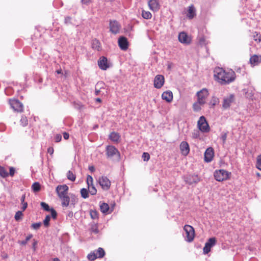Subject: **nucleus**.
Masks as SVG:
<instances>
[{
	"label": "nucleus",
	"instance_id": "28",
	"mask_svg": "<svg viewBox=\"0 0 261 261\" xmlns=\"http://www.w3.org/2000/svg\"><path fill=\"white\" fill-rule=\"evenodd\" d=\"M90 232L94 234H97L99 232L98 225L94 222L90 224Z\"/></svg>",
	"mask_w": 261,
	"mask_h": 261
},
{
	"label": "nucleus",
	"instance_id": "41",
	"mask_svg": "<svg viewBox=\"0 0 261 261\" xmlns=\"http://www.w3.org/2000/svg\"><path fill=\"white\" fill-rule=\"evenodd\" d=\"M50 217L49 215H47L43 221V224L46 227H48L49 225V221Z\"/></svg>",
	"mask_w": 261,
	"mask_h": 261
},
{
	"label": "nucleus",
	"instance_id": "15",
	"mask_svg": "<svg viewBox=\"0 0 261 261\" xmlns=\"http://www.w3.org/2000/svg\"><path fill=\"white\" fill-rule=\"evenodd\" d=\"M165 82L164 76L161 74L156 75L154 79V87L160 89L164 85Z\"/></svg>",
	"mask_w": 261,
	"mask_h": 261
},
{
	"label": "nucleus",
	"instance_id": "32",
	"mask_svg": "<svg viewBox=\"0 0 261 261\" xmlns=\"http://www.w3.org/2000/svg\"><path fill=\"white\" fill-rule=\"evenodd\" d=\"M67 177L68 179L74 181L75 180L76 176L71 171L69 170L67 173Z\"/></svg>",
	"mask_w": 261,
	"mask_h": 261
},
{
	"label": "nucleus",
	"instance_id": "48",
	"mask_svg": "<svg viewBox=\"0 0 261 261\" xmlns=\"http://www.w3.org/2000/svg\"><path fill=\"white\" fill-rule=\"evenodd\" d=\"M142 157L144 161H148L150 159V155L147 152H144Z\"/></svg>",
	"mask_w": 261,
	"mask_h": 261
},
{
	"label": "nucleus",
	"instance_id": "35",
	"mask_svg": "<svg viewBox=\"0 0 261 261\" xmlns=\"http://www.w3.org/2000/svg\"><path fill=\"white\" fill-rule=\"evenodd\" d=\"M90 215L92 219H97L98 218V213L95 210H91L90 211Z\"/></svg>",
	"mask_w": 261,
	"mask_h": 261
},
{
	"label": "nucleus",
	"instance_id": "55",
	"mask_svg": "<svg viewBox=\"0 0 261 261\" xmlns=\"http://www.w3.org/2000/svg\"><path fill=\"white\" fill-rule=\"evenodd\" d=\"M199 137V132L197 130L194 131L192 133V137L193 138L196 139Z\"/></svg>",
	"mask_w": 261,
	"mask_h": 261
},
{
	"label": "nucleus",
	"instance_id": "19",
	"mask_svg": "<svg viewBox=\"0 0 261 261\" xmlns=\"http://www.w3.org/2000/svg\"><path fill=\"white\" fill-rule=\"evenodd\" d=\"M179 148L182 155L186 156L189 154L190 152V147L188 142L186 141H182L180 144Z\"/></svg>",
	"mask_w": 261,
	"mask_h": 261
},
{
	"label": "nucleus",
	"instance_id": "23",
	"mask_svg": "<svg viewBox=\"0 0 261 261\" xmlns=\"http://www.w3.org/2000/svg\"><path fill=\"white\" fill-rule=\"evenodd\" d=\"M109 138L114 143H118L121 138V136L118 133L113 132L109 136Z\"/></svg>",
	"mask_w": 261,
	"mask_h": 261
},
{
	"label": "nucleus",
	"instance_id": "5",
	"mask_svg": "<svg viewBox=\"0 0 261 261\" xmlns=\"http://www.w3.org/2000/svg\"><path fill=\"white\" fill-rule=\"evenodd\" d=\"M197 125L199 130L203 133H208L210 130L209 125L205 118L203 116L200 117L197 122Z\"/></svg>",
	"mask_w": 261,
	"mask_h": 261
},
{
	"label": "nucleus",
	"instance_id": "58",
	"mask_svg": "<svg viewBox=\"0 0 261 261\" xmlns=\"http://www.w3.org/2000/svg\"><path fill=\"white\" fill-rule=\"evenodd\" d=\"M81 3L82 4L88 5L90 3H91V0H81Z\"/></svg>",
	"mask_w": 261,
	"mask_h": 261
},
{
	"label": "nucleus",
	"instance_id": "9",
	"mask_svg": "<svg viewBox=\"0 0 261 261\" xmlns=\"http://www.w3.org/2000/svg\"><path fill=\"white\" fill-rule=\"evenodd\" d=\"M198 97V102L200 105H203L205 103V99L208 95V92L206 89L203 88L197 92Z\"/></svg>",
	"mask_w": 261,
	"mask_h": 261
},
{
	"label": "nucleus",
	"instance_id": "26",
	"mask_svg": "<svg viewBox=\"0 0 261 261\" xmlns=\"http://www.w3.org/2000/svg\"><path fill=\"white\" fill-rule=\"evenodd\" d=\"M62 201V206L64 207H67L69 205L70 198L67 195H64L63 196L59 197Z\"/></svg>",
	"mask_w": 261,
	"mask_h": 261
},
{
	"label": "nucleus",
	"instance_id": "56",
	"mask_svg": "<svg viewBox=\"0 0 261 261\" xmlns=\"http://www.w3.org/2000/svg\"><path fill=\"white\" fill-rule=\"evenodd\" d=\"M62 139V136L60 134H57L55 137L56 142H59Z\"/></svg>",
	"mask_w": 261,
	"mask_h": 261
},
{
	"label": "nucleus",
	"instance_id": "63",
	"mask_svg": "<svg viewBox=\"0 0 261 261\" xmlns=\"http://www.w3.org/2000/svg\"><path fill=\"white\" fill-rule=\"evenodd\" d=\"M99 93H100V90L96 89L95 91V94L96 95H98Z\"/></svg>",
	"mask_w": 261,
	"mask_h": 261
},
{
	"label": "nucleus",
	"instance_id": "42",
	"mask_svg": "<svg viewBox=\"0 0 261 261\" xmlns=\"http://www.w3.org/2000/svg\"><path fill=\"white\" fill-rule=\"evenodd\" d=\"M23 215V214H22V212L21 211H17L15 215V219L16 220V221H19L21 218V217Z\"/></svg>",
	"mask_w": 261,
	"mask_h": 261
},
{
	"label": "nucleus",
	"instance_id": "53",
	"mask_svg": "<svg viewBox=\"0 0 261 261\" xmlns=\"http://www.w3.org/2000/svg\"><path fill=\"white\" fill-rule=\"evenodd\" d=\"M71 18L69 16H66L65 17L64 23L66 24H69L71 23Z\"/></svg>",
	"mask_w": 261,
	"mask_h": 261
},
{
	"label": "nucleus",
	"instance_id": "14",
	"mask_svg": "<svg viewBox=\"0 0 261 261\" xmlns=\"http://www.w3.org/2000/svg\"><path fill=\"white\" fill-rule=\"evenodd\" d=\"M69 190L66 185H59L57 187L56 191L59 197L67 195Z\"/></svg>",
	"mask_w": 261,
	"mask_h": 261
},
{
	"label": "nucleus",
	"instance_id": "64",
	"mask_svg": "<svg viewBox=\"0 0 261 261\" xmlns=\"http://www.w3.org/2000/svg\"><path fill=\"white\" fill-rule=\"evenodd\" d=\"M172 65V64L171 63H169L168 64V69L170 70L171 68Z\"/></svg>",
	"mask_w": 261,
	"mask_h": 261
},
{
	"label": "nucleus",
	"instance_id": "43",
	"mask_svg": "<svg viewBox=\"0 0 261 261\" xmlns=\"http://www.w3.org/2000/svg\"><path fill=\"white\" fill-rule=\"evenodd\" d=\"M70 198H71V203H70V207L72 206L73 207H74V205H75V203H76L77 202V199L75 197L74 195L71 196L70 197Z\"/></svg>",
	"mask_w": 261,
	"mask_h": 261
},
{
	"label": "nucleus",
	"instance_id": "24",
	"mask_svg": "<svg viewBox=\"0 0 261 261\" xmlns=\"http://www.w3.org/2000/svg\"><path fill=\"white\" fill-rule=\"evenodd\" d=\"M261 62V56L254 55L250 58V63L252 66L257 65Z\"/></svg>",
	"mask_w": 261,
	"mask_h": 261
},
{
	"label": "nucleus",
	"instance_id": "11",
	"mask_svg": "<svg viewBox=\"0 0 261 261\" xmlns=\"http://www.w3.org/2000/svg\"><path fill=\"white\" fill-rule=\"evenodd\" d=\"M216 243V239L215 238H211L205 243V246L203 247V251L204 254H207L210 252L211 248L215 245Z\"/></svg>",
	"mask_w": 261,
	"mask_h": 261
},
{
	"label": "nucleus",
	"instance_id": "1",
	"mask_svg": "<svg viewBox=\"0 0 261 261\" xmlns=\"http://www.w3.org/2000/svg\"><path fill=\"white\" fill-rule=\"evenodd\" d=\"M214 76L216 80L222 85L229 84L235 80L236 73L231 69L228 71L222 68H216L214 70Z\"/></svg>",
	"mask_w": 261,
	"mask_h": 261
},
{
	"label": "nucleus",
	"instance_id": "13",
	"mask_svg": "<svg viewBox=\"0 0 261 261\" xmlns=\"http://www.w3.org/2000/svg\"><path fill=\"white\" fill-rule=\"evenodd\" d=\"M97 63L99 68L103 70H106L110 67L107 58L104 56H102L99 59Z\"/></svg>",
	"mask_w": 261,
	"mask_h": 261
},
{
	"label": "nucleus",
	"instance_id": "7",
	"mask_svg": "<svg viewBox=\"0 0 261 261\" xmlns=\"http://www.w3.org/2000/svg\"><path fill=\"white\" fill-rule=\"evenodd\" d=\"M184 230L186 232L185 240L188 242H192L195 236V230L194 228L189 225H186L184 227Z\"/></svg>",
	"mask_w": 261,
	"mask_h": 261
},
{
	"label": "nucleus",
	"instance_id": "50",
	"mask_svg": "<svg viewBox=\"0 0 261 261\" xmlns=\"http://www.w3.org/2000/svg\"><path fill=\"white\" fill-rule=\"evenodd\" d=\"M41 225V222L33 223L31 225V227L34 229H38Z\"/></svg>",
	"mask_w": 261,
	"mask_h": 261
},
{
	"label": "nucleus",
	"instance_id": "60",
	"mask_svg": "<svg viewBox=\"0 0 261 261\" xmlns=\"http://www.w3.org/2000/svg\"><path fill=\"white\" fill-rule=\"evenodd\" d=\"M47 152L50 155H52L54 153V148L53 147H49L47 149Z\"/></svg>",
	"mask_w": 261,
	"mask_h": 261
},
{
	"label": "nucleus",
	"instance_id": "8",
	"mask_svg": "<svg viewBox=\"0 0 261 261\" xmlns=\"http://www.w3.org/2000/svg\"><path fill=\"white\" fill-rule=\"evenodd\" d=\"M235 97L233 94H230L223 98L222 108L224 110L230 108L231 104L234 101Z\"/></svg>",
	"mask_w": 261,
	"mask_h": 261
},
{
	"label": "nucleus",
	"instance_id": "17",
	"mask_svg": "<svg viewBox=\"0 0 261 261\" xmlns=\"http://www.w3.org/2000/svg\"><path fill=\"white\" fill-rule=\"evenodd\" d=\"M214 156V151L212 147L207 148L204 152V161L206 163L211 162Z\"/></svg>",
	"mask_w": 261,
	"mask_h": 261
},
{
	"label": "nucleus",
	"instance_id": "29",
	"mask_svg": "<svg viewBox=\"0 0 261 261\" xmlns=\"http://www.w3.org/2000/svg\"><path fill=\"white\" fill-rule=\"evenodd\" d=\"M100 209L102 213H107L109 210V205L106 203H102L100 205Z\"/></svg>",
	"mask_w": 261,
	"mask_h": 261
},
{
	"label": "nucleus",
	"instance_id": "45",
	"mask_svg": "<svg viewBox=\"0 0 261 261\" xmlns=\"http://www.w3.org/2000/svg\"><path fill=\"white\" fill-rule=\"evenodd\" d=\"M87 184L88 185V188L90 186V185H93V178L91 175H88L87 177Z\"/></svg>",
	"mask_w": 261,
	"mask_h": 261
},
{
	"label": "nucleus",
	"instance_id": "37",
	"mask_svg": "<svg viewBox=\"0 0 261 261\" xmlns=\"http://www.w3.org/2000/svg\"><path fill=\"white\" fill-rule=\"evenodd\" d=\"M88 192L92 195H95L96 194L97 190L93 185H90L89 188H88Z\"/></svg>",
	"mask_w": 261,
	"mask_h": 261
},
{
	"label": "nucleus",
	"instance_id": "18",
	"mask_svg": "<svg viewBox=\"0 0 261 261\" xmlns=\"http://www.w3.org/2000/svg\"><path fill=\"white\" fill-rule=\"evenodd\" d=\"M118 43L121 50H126L128 48V42L126 37L121 36L118 39Z\"/></svg>",
	"mask_w": 261,
	"mask_h": 261
},
{
	"label": "nucleus",
	"instance_id": "21",
	"mask_svg": "<svg viewBox=\"0 0 261 261\" xmlns=\"http://www.w3.org/2000/svg\"><path fill=\"white\" fill-rule=\"evenodd\" d=\"M178 40L182 43L189 44L190 43V39L189 38L187 33L184 32L179 34Z\"/></svg>",
	"mask_w": 261,
	"mask_h": 261
},
{
	"label": "nucleus",
	"instance_id": "51",
	"mask_svg": "<svg viewBox=\"0 0 261 261\" xmlns=\"http://www.w3.org/2000/svg\"><path fill=\"white\" fill-rule=\"evenodd\" d=\"M227 137V133H223L221 136V139L222 140L223 143L225 144Z\"/></svg>",
	"mask_w": 261,
	"mask_h": 261
},
{
	"label": "nucleus",
	"instance_id": "6",
	"mask_svg": "<svg viewBox=\"0 0 261 261\" xmlns=\"http://www.w3.org/2000/svg\"><path fill=\"white\" fill-rule=\"evenodd\" d=\"M9 103L10 107L15 111L17 112H22L23 111V104L18 99H10Z\"/></svg>",
	"mask_w": 261,
	"mask_h": 261
},
{
	"label": "nucleus",
	"instance_id": "52",
	"mask_svg": "<svg viewBox=\"0 0 261 261\" xmlns=\"http://www.w3.org/2000/svg\"><path fill=\"white\" fill-rule=\"evenodd\" d=\"M50 212H51V215L52 218L54 219H56L57 217V213L56 212V211L53 208H51Z\"/></svg>",
	"mask_w": 261,
	"mask_h": 261
},
{
	"label": "nucleus",
	"instance_id": "4",
	"mask_svg": "<svg viewBox=\"0 0 261 261\" xmlns=\"http://www.w3.org/2000/svg\"><path fill=\"white\" fill-rule=\"evenodd\" d=\"M230 173L227 171L221 169L219 170H216L214 172V177L216 180L218 181H222L224 180H226L229 178Z\"/></svg>",
	"mask_w": 261,
	"mask_h": 261
},
{
	"label": "nucleus",
	"instance_id": "27",
	"mask_svg": "<svg viewBox=\"0 0 261 261\" xmlns=\"http://www.w3.org/2000/svg\"><path fill=\"white\" fill-rule=\"evenodd\" d=\"M91 47L93 49L99 51L100 49V43L98 40L94 39L92 41Z\"/></svg>",
	"mask_w": 261,
	"mask_h": 261
},
{
	"label": "nucleus",
	"instance_id": "59",
	"mask_svg": "<svg viewBox=\"0 0 261 261\" xmlns=\"http://www.w3.org/2000/svg\"><path fill=\"white\" fill-rule=\"evenodd\" d=\"M63 138L65 139V140H67L69 138V135L68 133H66V132H64L63 133Z\"/></svg>",
	"mask_w": 261,
	"mask_h": 261
},
{
	"label": "nucleus",
	"instance_id": "10",
	"mask_svg": "<svg viewBox=\"0 0 261 261\" xmlns=\"http://www.w3.org/2000/svg\"><path fill=\"white\" fill-rule=\"evenodd\" d=\"M110 31L113 34H117L119 33L121 25L116 20H110L109 23Z\"/></svg>",
	"mask_w": 261,
	"mask_h": 261
},
{
	"label": "nucleus",
	"instance_id": "33",
	"mask_svg": "<svg viewBox=\"0 0 261 261\" xmlns=\"http://www.w3.org/2000/svg\"><path fill=\"white\" fill-rule=\"evenodd\" d=\"M25 199V195L23 194L21 196V199H20L21 204H22V206L21 207V209H22V210L23 211L25 210V209L27 208V207L28 206V203L27 202L24 201Z\"/></svg>",
	"mask_w": 261,
	"mask_h": 261
},
{
	"label": "nucleus",
	"instance_id": "49",
	"mask_svg": "<svg viewBox=\"0 0 261 261\" xmlns=\"http://www.w3.org/2000/svg\"><path fill=\"white\" fill-rule=\"evenodd\" d=\"M200 104H199L198 102L193 104V109L195 111H199L201 110V107H200Z\"/></svg>",
	"mask_w": 261,
	"mask_h": 261
},
{
	"label": "nucleus",
	"instance_id": "31",
	"mask_svg": "<svg viewBox=\"0 0 261 261\" xmlns=\"http://www.w3.org/2000/svg\"><path fill=\"white\" fill-rule=\"evenodd\" d=\"M142 16L144 19H149L151 18L152 14L149 11H146L145 10H142Z\"/></svg>",
	"mask_w": 261,
	"mask_h": 261
},
{
	"label": "nucleus",
	"instance_id": "16",
	"mask_svg": "<svg viewBox=\"0 0 261 261\" xmlns=\"http://www.w3.org/2000/svg\"><path fill=\"white\" fill-rule=\"evenodd\" d=\"M185 181L191 185L193 184H197L200 181V178L198 175L195 174L188 175L185 177Z\"/></svg>",
	"mask_w": 261,
	"mask_h": 261
},
{
	"label": "nucleus",
	"instance_id": "40",
	"mask_svg": "<svg viewBox=\"0 0 261 261\" xmlns=\"http://www.w3.org/2000/svg\"><path fill=\"white\" fill-rule=\"evenodd\" d=\"M40 205L42 208L47 212H49L51 210V208H49L48 204L46 203L45 202H41Z\"/></svg>",
	"mask_w": 261,
	"mask_h": 261
},
{
	"label": "nucleus",
	"instance_id": "2",
	"mask_svg": "<svg viewBox=\"0 0 261 261\" xmlns=\"http://www.w3.org/2000/svg\"><path fill=\"white\" fill-rule=\"evenodd\" d=\"M106 154L108 159L113 160L116 157V160L120 159V153L119 150L113 145H108L106 148Z\"/></svg>",
	"mask_w": 261,
	"mask_h": 261
},
{
	"label": "nucleus",
	"instance_id": "12",
	"mask_svg": "<svg viewBox=\"0 0 261 261\" xmlns=\"http://www.w3.org/2000/svg\"><path fill=\"white\" fill-rule=\"evenodd\" d=\"M98 182L102 189L108 190L111 186V181L106 176H102L99 178Z\"/></svg>",
	"mask_w": 261,
	"mask_h": 261
},
{
	"label": "nucleus",
	"instance_id": "30",
	"mask_svg": "<svg viewBox=\"0 0 261 261\" xmlns=\"http://www.w3.org/2000/svg\"><path fill=\"white\" fill-rule=\"evenodd\" d=\"M41 189L40 184L38 182H34L32 186V190L34 192H38Z\"/></svg>",
	"mask_w": 261,
	"mask_h": 261
},
{
	"label": "nucleus",
	"instance_id": "61",
	"mask_svg": "<svg viewBox=\"0 0 261 261\" xmlns=\"http://www.w3.org/2000/svg\"><path fill=\"white\" fill-rule=\"evenodd\" d=\"M89 170L92 172H93L95 171V168L94 166H91L89 167Z\"/></svg>",
	"mask_w": 261,
	"mask_h": 261
},
{
	"label": "nucleus",
	"instance_id": "54",
	"mask_svg": "<svg viewBox=\"0 0 261 261\" xmlns=\"http://www.w3.org/2000/svg\"><path fill=\"white\" fill-rule=\"evenodd\" d=\"M15 172V169L14 167H10L9 169V175H10L11 176H13Z\"/></svg>",
	"mask_w": 261,
	"mask_h": 261
},
{
	"label": "nucleus",
	"instance_id": "3",
	"mask_svg": "<svg viewBox=\"0 0 261 261\" xmlns=\"http://www.w3.org/2000/svg\"><path fill=\"white\" fill-rule=\"evenodd\" d=\"M105 255V251L102 248L99 247L97 250L91 252L87 255V258L90 261L95 260L97 258H102Z\"/></svg>",
	"mask_w": 261,
	"mask_h": 261
},
{
	"label": "nucleus",
	"instance_id": "20",
	"mask_svg": "<svg viewBox=\"0 0 261 261\" xmlns=\"http://www.w3.org/2000/svg\"><path fill=\"white\" fill-rule=\"evenodd\" d=\"M148 6L150 10L156 12L160 9V4L158 0H149Z\"/></svg>",
	"mask_w": 261,
	"mask_h": 261
},
{
	"label": "nucleus",
	"instance_id": "44",
	"mask_svg": "<svg viewBox=\"0 0 261 261\" xmlns=\"http://www.w3.org/2000/svg\"><path fill=\"white\" fill-rule=\"evenodd\" d=\"M219 103V99L217 97L213 96L210 101V104L214 106Z\"/></svg>",
	"mask_w": 261,
	"mask_h": 261
},
{
	"label": "nucleus",
	"instance_id": "47",
	"mask_svg": "<svg viewBox=\"0 0 261 261\" xmlns=\"http://www.w3.org/2000/svg\"><path fill=\"white\" fill-rule=\"evenodd\" d=\"M256 166L259 170H261V155L257 157Z\"/></svg>",
	"mask_w": 261,
	"mask_h": 261
},
{
	"label": "nucleus",
	"instance_id": "22",
	"mask_svg": "<svg viewBox=\"0 0 261 261\" xmlns=\"http://www.w3.org/2000/svg\"><path fill=\"white\" fill-rule=\"evenodd\" d=\"M162 98L168 102H171L173 100L172 92L171 91L164 92L162 94Z\"/></svg>",
	"mask_w": 261,
	"mask_h": 261
},
{
	"label": "nucleus",
	"instance_id": "36",
	"mask_svg": "<svg viewBox=\"0 0 261 261\" xmlns=\"http://www.w3.org/2000/svg\"><path fill=\"white\" fill-rule=\"evenodd\" d=\"M81 194L82 197L83 198L86 199V198H88L89 197L88 190L85 188H82L81 190Z\"/></svg>",
	"mask_w": 261,
	"mask_h": 261
},
{
	"label": "nucleus",
	"instance_id": "62",
	"mask_svg": "<svg viewBox=\"0 0 261 261\" xmlns=\"http://www.w3.org/2000/svg\"><path fill=\"white\" fill-rule=\"evenodd\" d=\"M67 215L69 217L72 218L73 217V212L71 211L68 212Z\"/></svg>",
	"mask_w": 261,
	"mask_h": 261
},
{
	"label": "nucleus",
	"instance_id": "25",
	"mask_svg": "<svg viewBox=\"0 0 261 261\" xmlns=\"http://www.w3.org/2000/svg\"><path fill=\"white\" fill-rule=\"evenodd\" d=\"M187 16L189 19H192L196 16V10L193 5L189 7Z\"/></svg>",
	"mask_w": 261,
	"mask_h": 261
},
{
	"label": "nucleus",
	"instance_id": "46",
	"mask_svg": "<svg viewBox=\"0 0 261 261\" xmlns=\"http://www.w3.org/2000/svg\"><path fill=\"white\" fill-rule=\"evenodd\" d=\"M20 122L23 126H25L28 125V119L26 117H22Z\"/></svg>",
	"mask_w": 261,
	"mask_h": 261
},
{
	"label": "nucleus",
	"instance_id": "34",
	"mask_svg": "<svg viewBox=\"0 0 261 261\" xmlns=\"http://www.w3.org/2000/svg\"><path fill=\"white\" fill-rule=\"evenodd\" d=\"M0 175L3 178H6L9 176V173L3 167L0 166Z\"/></svg>",
	"mask_w": 261,
	"mask_h": 261
},
{
	"label": "nucleus",
	"instance_id": "38",
	"mask_svg": "<svg viewBox=\"0 0 261 261\" xmlns=\"http://www.w3.org/2000/svg\"><path fill=\"white\" fill-rule=\"evenodd\" d=\"M33 237V234H30L29 235H28L25 240H23V241H19V244L21 245H23V246H24Z\"/></svg>",
	"mask_w": 261,
	"mask_h": 261
},
{
	"label": "nucleus",
	"instance_id": "57",
	"mask_svg": "<svg viewBox=\"0 0 261 261\" xmlns=\"http://www.w3.org/2000/svg\"><path fill=\"white\" fill-rule=\"evenodd\" d=\"M38 242L35 240H33V243L32 244V249H33L34 251H35L36 250V246L37 245Z\"/></svg>",
	"mask_w": 261,
	"mask_h": 261
},
{
	"label": "nucleus",
	"instance_id": "39",
	"mask_svg": "<svg viewBox=\"0 0 261 261\" xmlns=\"http://www.w3.org/2000/svg\"><path fill=\"white\" fill-rule=\"evenodd\" d=\"M253 39L255 41L260 42L261 41V35L260 33L255 32L253 35Z\"/></svg>",
	"mask_w": 261,
	"mask_h": 261
}]
</instances>
